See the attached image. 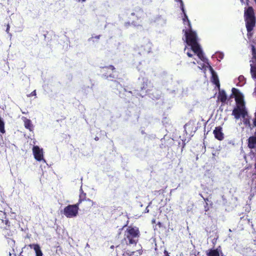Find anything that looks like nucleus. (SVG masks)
Here are the masks:
<instances>
[{
  "instance_id": "f257e3e1",
  "label": "nucleus",
  "mask_w": 256,
  "mask_h": 256,
  "mask_svg": "<svg viewBox=\"0 0 256 256\" xmlns=\"http://www.w3.org/2000/svg\"><path fill=\"white\" fill-rule=\"evenodd\" d=\"M82 203H86V205L82 206V209L84 210L90 208L93 204V202L89 198H86V194L82 190L79 196L78 202L74 204H69L66 206L63 211V214L67 218H72L76 217L78 212L79 206Z\"/></svg>"
},
{
  "instance_id": "f03ea898",
  "label": "nucleus",
  "mask_w": 256,
  "mask_h": 256,
  "mask_svg": "<svg viewBox=\"0 0 256 256\" xmlns=\"http://www.w3.org/2000/svg\"><path fill=\"white\" fill-rule=\"evenodd\" d=\"M232 94L234 96L236 102V106L232 112V115L236 120L240 117L244 118L248 116V111L246 108L245 102L244 100V96L238 90L233 88L232 90Z\"/></svg>"
},
{
  "instance_id": "7ed1b4c3",
  "label": "nucleus",
  "mask_w": 256,
  "mask_h": 256,
  "mask_svg": "<svg viewBox=\"0 0 256 256\" xmlns=\"http://www.w3.org/2000/svg\"><path fill=\"white\" fill-rule=\"evenodd\" d=\"M244 18L246 22V26L248 32L247 36L250 38L254 34L252 32L256 24L254 10L252 6H248L244 10Z\"/></svg>"
},
{
  "instance_id": "20e7f679",
  "label": "nucleus",
  "mask_w": 256,
  "mask_h": 256,
  "mask_svg": "<svg viewBox=\"0 0 256 256\" xmlns=\"http://www.w3.org/2000/svg\"><path fill=\"white\" fill-rule=\"evenodd\" d=\"M140 236V232L138 227L128 226L124 232V240L128 244L136 245Z\"/></svg>"
},
{
  "instance_id": "39448f33",
  "label": "nucleus",
  "mask_w": 256,
  "mask_h": 256,
  "mask_svg": "<svg viewBox=\"0 0 256 256\" xmlns=\"http://www.w3.org/2000/svg\"><path fill=\"white\" fill-rule=\"evenodd\" d=\"M184 32L186 44L191 46L192 50H196L198 49V46H200L197 42V36L195 32L192 30V28H189L188 30H183Z\"/></svg>"
},
{
  "instance_id": "423d86ee",
  "label": "nucleus",
  "mask_w": 256,
  "mask_h": 256,
  "mask_svg": "<svg viewBox=\"0 0 256 256\" xmlns=\"http://www.w3.org/2000/svg\"><path fill=\"white\" fill-rule=\"evenodd\" d=\"M144 11L140 8H136L128 16V21L124 23L126 26H128L130 25L136 26L137 24V20L141 18L143 16Z\"/></svg>"
},
{
  "instance_id": "0eeeda50",
  "label": "nucleus",
  "mask_w": 256,
  "mask_h": 256,
  "mask_svg": "<svg viewBox=\"0 0 256 256\" xmlns=\"http://www.w3.org/2000/svg\"><path fill=\"white\" fill-rule=\"evenodd\" d=\"M101 72L102 73V76L106 79L113 80L118 77L114 74L116 72V68L112 65L102 67Z\"/></svg>"
},
{
  "instance_id": "6e6552de",
  "label": "nucleus",
  "mask_w": 256,
  "mask_h": 256,
  "mask_svg": "<svg viewBox=\"0 0 256 256\" xmlns=\"http://www.w3.org/2000/svg\"><path fill=\"white\" fill-rule=\"evenodd\" d=\"M0 228L4 230L10 229V222L6 218V214L2 211H0Z\"/></svg>"
},
{
  "instance_id": "1a4fd4ad",
  "label": "nucleus",
  "mask_w": 256,
  "mask_h": 256,
  "mask_svg": "<svg viewBox=\"0 0 256 256\" xmlns=\"http://www.w3.org/2000/svg\"><path fill=\"white\" fill-rule=\"evenodd\" d=\"M32 152L34 158L38 161L40 162L44 160V154L42 148H40L38 146H34L32 148Z\"/></svg>"
},
{
  "instance_id": "9d476101",
  "label": "nucleus",
  "mask_w": 256,
  "mask_h": 256,
  "mask_svg": "<svg viewBox=\"0 0 256 256\" xmlns=\"http://www.w3.org/2000/svg\"><path fill=\"white\" fill-rule=\"evenodd\" d=\"M252 56L255 61L254 64H250V73L252 78H256V52L254 47L252 48Z\"/></svg>"
},
{
  "instance_id": "9b49d317",
  "label": "nucleus",
  "mask_w": 256,
  "mask_h": 256,
  "mask_svg": "<svg viewBox=\"0 0 256 256\" xmlns=\"http://www.w3.org/2000/svg\"><path fill=\"white\" fill-rule=\"evenodd\" d=\"M213 133L215 138L218 140H222L224 138V134L222 132V128L221 126L216 127Z\"/></svg>"
},
{
  "instance_id": "f8f14e48",
  "label": "nucleus",
  "mask_w": 256,
  "mask_h": 256,
  "mask_svg": "<svg viewBox=\"0 0 256 256\" xmlns=\"http://www.w3.org/2000/svg\"><path fill=\"white\" fill-rule=\"evenodd\" d=\"M150 82L147 79L142 78V82L140 84V89L141 91H145L147 93L150 90L149 88L148 84Z\"/></svg>"
},
{
  "instance_id": "ddd939ff",
  "label": "nucleus",
  "mask_w": 256,
  "mask_h": 256,
  "mask_svg": "<svg viewBox=\"0 0 256 256\" xmlns=\"http://www.w3.org/2000/svg\"><path fill=\"white\" fill-rule=\"evenodd\" d=\"M22 119L24 123V126L25 128L28 130L30 132L34 130V126L32 121L30 119H28L24 116L22 117Z\"/></svg>"
},
{
  "instance_id": "4468645a",
  "label": "nucleus",
  "mask_w": 256,
  "mask_h": 256,
  "mask_svg": "<svg viewBox=\"0 0 256 256\" xmlns=\"http://www.w3.org/2000/svg\"><path fill=\"white\" fill-rule=\"evenodd\" d=\"M248 146L250 149L256 148V136H251L248 139Z\"/></svg>"
},
{
  "instance_id": "2eb2a0df",
  "label": "nucleus",
  "mask_w": 256,
  "mask_h": 256,
  "mask_svg": "<svg viewBox=\"0 0 256 256\" xmlns=\"http://www.w3.org/2000/svg\"><path fill=\"white\" fill-rule=\"evenodd\" d=\"M31 248H33L36 252V256H42V252L40 247L38 244H30L28 245Z\"/></svg>"
},
{
  "instance_id": "dca6fc26",
  "label": "nucleus",
  "mask_w": 256,
  "mask_h": 256,
  "mask_svg": "<svg viewBox=\"0 0 256 256\" xmlns=\"http://www.w3.org/2000/svg\"><path fill=\"white\" fill-rule=\"evenodd\" d=\"M218 99L222 103H224L227 100V96L224 90H219Z\"/></svg>"
},
{
  "instance_id": "f3484780",
  "label": "nucleus",
  "mask_w": 256,
  "mask_h": 256,
  "mask_svg": "<svg viewBox=\"0 0 256 256\" xmlns=\"http://www.w3.org/2000/svg\"><path fill=\"white\" fill-rule=\"evenodd\" d=\"M141 48L142 49V51L143 52L149 53L151 52L152 44L150 42H147L141 46Z\"/></svg>"
},
{
  "instance_id": "a211bd4d",
  "label": "nucleus",
  "mask_w": 256,
  "mask_h": 256,
  "mask_svg": "<svg viewBox=\"0 0 256 256\" xmlns=\"http://www.w3.org/2000/svg\"><path fill=\"white\" fill-rule=\"evenodd\" d=\"M116 256H124V246L123 245H118L116 247Z\"/></svg>"
},
{
  "instance_id": "6ab92c4d",
  "label": "nucleus",
  "mask_w": 256,
  "mask_h": 256,
  "mask_svg": "<svg viewBox=\"0 0 256 256\" xmlns=\"http://www.w3.org/2000/svg\"><path fill=\"white\" fill-rule=\"evenodd\" d=\"M206 256H220V253L218 249H210L206 253Z\"/></svg>"
},
{
  "instance_id": "aec40b11",
  "label": "nucleus",
  "mask_w": 256,
  "mask_h": 256,
  "mask_svg": "<svg viewBox=\"0 0 256 256\" xmlns=\"http://www.w3.org/2000/svg\"><path fill=\"white\" fill-rule=\"evenodd\" d=\"M243 118V123L245 125V126L247 128H250V129H252L254 127H252V124H250V118L248 115V116L242 118Z\"/></svg>"
},
{
  "instance_id": "412c9836",
  "label": "nucleus",
  "mask_w": 256,
  "mask_h": 256,
  "mask_svg": "<svg viewBox=\"0 0 256 256\" xmlns=\"http://www.w3.org/2000/svg\"><path fill=\"white\" fill-rule=\"evenodd\" d=\"M192 51L197 54L199 58L203 62H204V58L202 54V52L200 49V46H198V49L196 50H192Z\"/></svg>"
},
{
  "instance_id": "4be33fe9",
  "label": "nucleus",
  "mask_w": 256,
  "mask_h": 256,
  "mask_svg": "<svg viewBox=\"0 0 256 256\" xmlns=\"http://www.w3.org/2000/svg\"><path fill=\"white\" fill-rule=\"evenodd\" d=\"M212 82L214 84L216 87L220 90V84L219 82V80L218 76L216 74H213L212 76Z\"/></svg>"
},
{
  "instance_id": "5701e85b",
  "label": "nucleus",
  "mask_w": 256,
  "mask_h": 256,
  "mask_svg": "<svg viewBox=\"0 0 256 256\" xmlns=\"http://www.w3.org/2000/svg\"><path fill=\"white\" fill-rule=\"evenodd\" d=\"M182 12H183L184 14V18H183L184 22H186V20L187 22H188V24L189 28H192L190 22V20L188 19V16H186V14L184 12V8L183 7H182Z\"/></svg>"
},
{
  "instance_id": "b1692460",
  "label": "nucleus",
  "mask_w": 256,
  "mask_h": 256,
  "mask_svg": "<svg viewBox=\"0 0 256 256\" xmlns=\"http://www.w3.org/2000/svg\"><path fill=\"white\" fill-rule=\"evenodd\" d=\"M200 196L205 201L206 203V202H208V204L210 206V207L212 208V206L213 204H212V202L211 200H210L208 198H204L202 194H200Z\"/></svg>"
},
{
  "instance_id": "393cba45",
  "label": "nucleus",
  "mask_w": 256,
  "mask_h": 256,
  "mask_svg": "<svg viewBox=\"0 0 256 256\" xmlns=\"http://www.w3.org/2000/svg\"><path fill=\"white\" fill-rule=\"evenodd\" d=\"M208 205H210V204H208V202H206V203L204 205V209L205 212H207L210 210V207H209Z\"/></svg>"
},
{
  "instance_id": "a878e982",
  "label": "nucleus",
  "mask_w": 256,
  "mask_h": 256,
  "mask_svg": "<svg viewBox=\"0 0 256 256\" xmlns=\"http://www.w3.org/2000/svg\"><path fill=\"white\" fill-rule=\"evenodd\" d=\"M10 28V26L9 24H8L6 25V32L8 34H9Z\"/></svg>"
},
{
  "instance_id": "bb28decb",
  "label": "nucleus",
  "mask_w": 256,
  "mask_h": 256,
  "mask_svg": "<svg viewBox=\"0 0 256 256\" xmlns=\"http://www.w3.org/2000/svg\"><path fill=\"white\" fill-rule=\"evenodd\" d=\"M30 95L31 96H36V90H34V91L32 92V93L30 94Z\"/></svg>"
},
{
  "instance_id": "cd10ccee",
  "label": "nucleus",
  "mask_w": 256,
  "mask_h": 256,
  "mask_svg": "<svg viewBox=\"0 0 256 256\" xmlns=\"http://www.w3.org/2000/svg\"><path fill=\"white\" fill-rule=\"evenodd\" d=\"M186 54H187V55H188V57H192V54L191 53L189 52H188Z\"/></svg>"
},
{
  "instance_id": "c85d7f7f",
  "label": "nucleus",
  "mask_w": 256,
  "mask_h": 256,
  "mask_svg": "<svg viewBox=\"0 0 256 256\" xmlns=\"http://www.w3.org/2000/svg\"><path fill=\"white\" fill-rule=\"evenodd\" d=\"M164 253L166 256H170L169 254L168 253V252L166 250H164Z\"/></svg>"
},
{
  "instance_id": "c756f323",
  "label": "nucleus",
  "mask_w": 256,
  "mask_h": 256,
  "mask_svg": "<svg viewBox=\"0 0 256 256\" xmlns=\"http://www.w3.org/2000/svg\"><path fill=\"white\" fill-rule=\"evenodd\" d=\"M100 36V35L95 36L94 37H92V38H95L96 39H99Z\"/></svg>"
},
{
  "instance_id": "7c9ffc66",
  "label": "nucleus",
  "mask_w": 256,
  "mask_h": 256,
  "mask_svg": "<svg viewBox=\"0 0 256 256\" xmlns=\"http://www.w3.org/2000/svg\"><path fill=\"white\" fill-rule=\"evenodd\" d=\"M157 225H158L160 228L162 226V224L160 222H158V223L157 224Z\"/></svg>"
},
{
  "instance_id": "2f4dec72",
  "label": "nucleus",
  "mask_w": 256,
  "mask_h": 256,
  "mask_svg": "<svg viewBox=\"0 0 256 256\" xmlns=\"http://www.w3.org/2000/svg\"><path fill=\"white\" fill-rule=\"evenodd\" d=\"M86 203H82V204H80V206H81V208H82V206H84V205H86Z\"/></svg>"
},
{
  "instance_id": "473e14b6",
  "label": "nucleus",
  "mask_w": 256,
  "mask_h": 256,
  "mask_svg": "<svg viewBox=\"0 0 256 256\" xmlns=\"http://www.w3.org/2000/svg\"><path fill=\"white\" fill-rule=\"evenodd\" d=\"M242 78H244V76H239V78H239V80H241V79H242Z\"/></svg>"
},
{
  "instance_id": "72a5a7b5",
  "label": "nucleus",
  "mask_w": 256,
  "mask_h": 256,
  "mask_svg": "<svg viewBox=\"0 0 256 256\" xmlns=\"http://www.w3.org/2000/svg\"><path fill=\"white\" fill-rule=\"evenodd\" d=\"M158 192L160 194L163 193L164 190H159Z\"/></svg>"
},
{
  "instance_id": "f704fd0d",
  "label": "nucleus",
  "mask_w": 256,
  "mask_h": 256,
  "mask_svg": "<svg viewBox=\"0 0 256 256\" xmlns=\"http://www.w3.org/2000/svg\"><path fill=\"white\" fill-rule=\"evenodd\" d=\"M110 248H112V249H114V246H111Z\"/></svg>"
},
{
  "instance_id": "c9c22d12",
  "label": "nucleus",
  "mask_w": 256,
  "mask_h": 256,
  "mask_svg": "<svg viewBox=\"0 0 256 256\" xmlns=\"http://www.w3.org/2000/svg\"><path fill=\"white\" fill-rule=\"evenodd\" d=\"M94 139H95V140H98V138L96 137Z\"/></svg>"
},
{
  "instance_id": "e433bc0d",
  "label": "nucleus",
  "mask_w": 256,
  "mask_h": 256,
  "mask_svg": "<svg viewBox=\"0 0 256 256\" xmlns=\"http://www.w3.org/2000/svg\"><path fill=\"white\" fill-rule=\"evenodd\" d=\"M155 222H156L155 220H152V223H155Z\"/></svg>"
},
{
  "instance_id": "4c0bfd02",
  "label": "nucleus",
  "mask_w": 256,
  "mask_h": 256,
  "mask_svg": "<svg viewBox=\"0 0 256 256\" xmlns=\"http://www.w3.org/2000/svg\"><path fill=\"white\" fill-rule=\"evenodd\" d=\"M134 253V252H132V254H129V256H132V254H133Z\"/></svg>"
},
{
  "instance_id": "58836bf2",
  "label": "nucleus",
  "mask_w": 256,
  "mask_h": 256,
  "mask_svg": "<svg viewBox=\"0 0 256 256\" xmlns=\"http://www.w3.org/2000/svg\"><path fill=\"white\" fill-rule=\"evenodd\" d=\"M11 255H12V254H11V253L10 252H9V256H10Z\"/></svg>"
},
{
  "instance_id": "ea45409f",
  "label": "nucleus",
  "mask_w": 256,
  "mask_h": 256,
  "mask_svg": "<svg viewBox=\"0 0 256 256\" xmlns=\"http://www.w3.org/2000/svg\"><path fill=\"white\" fill-rule=\"evenodd\" d=\"M86 0H82V2H85Z\"/></svg>"
}]
</instances>
